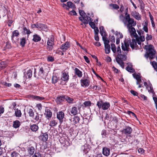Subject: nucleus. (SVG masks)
Instances as JSON below:
<instances>
[{
  "mask_svg": "<svg viewBox=\"0 0 157 157\" xmlns=\"http://www.w3.org/2000/svg\"><path fill=\"white\" fill-rule=\"evenodd\" d=\"M121 48L124 52H123L124 54H122L121 51L120 47L118 46L117 47V53L115 55L116 56V59L117 63L119 64L122 67H124V63L123 61H125L127 59L126 55L129 51V43L126 42L124 44L122 43Z\"/></svg>",
  "mask_w": 157,
  "mask_h": 157,
  "instance_id": "obj_1",
  "label": "nucleus"
},
{
  "mask_svg": "<svg viewBox=\"0 0 157 157\" xmlns=\"http://www.w3.org/2000/svg\"><path fill=\"white\" fill-rule=\"evenodd\" d=\"M153 45L150 44L148 46L145 45L144 48L148 50V52H147L145 55V56L147 58L149 57L151 59H153L155 57V55L156 51L154 49Z\"/></svg>",
  "mask_w": 157,
  "mask_h": 157,
  "instance_id": "obj_2",
  "label": "nucleus"
},
{
  "mask_svg": "<svg viewBox=\"0 0 157 157\" xmlns=\"http://www.w3.org/2000/svg\"><path fill=\"white\" fill-rule=\"evenodd\" d=\"M97 105L99 109L102 108V109L105 110L107 109L109 107L110 105L109 102H104L101 100L97 101Z\"/></svg>",
  "mask_w": 157,
  "mask_h": 157,
  "instance_id": "obj_3",
  "label": "nucleus"
},
{
  "mask_svg": "<svg viewBox=\"0 0 157 157\" xmlns=\"http://www.w3.org/2000/svg\"><path fill=\"white\" fill-rule=\"evenodd\" d=\"M54 39L52 37L50 38H48L47 43V49L49 51H51L53 49V46L54 45Z\"/></svg>",
  "mask_w": 157,
  "mask_h": 157,
  "instance_id": "obj_4",
  "label": "nucleus"
},
{
  "mask_svg": "<svg viewBox=\"0 0 157 157\" xmlns=\"http://www.w3.org/2000/svg\"><path fill=\"white\" fill-rule=\"evenodd\" d=\"M34 70V76L35 77H36V69L35 68H32V69H29L27 71L25 74V75L26 78L28 77V78H30L32 75L33 71Z\"/></svg>",
  "mask_w": 157,
  "mask_h": 157,
  "instance_id": "obj_5",
  "label": "nucleus"
},
{
  "mask_svg": "<svg viewBox=\"0 0 157 157\" xmlns=\"http://www.w3.org/2000/svg\"><path fill=\"white\" fill-rule=\"evenodd\" d=\"M126 42L129 43V46L130 44V47L132 49H134L137 46L136 40L134 39H132V41H131L130 40H128V41L126 42L125 41L124 43Z\"/></svg>",
  "mask_w": 157,
  "mask_h": 157,
  "instance_id": "obj_6",
  "label": "nucleus"
},
{
  "mask_svg": "<svg viewBox=\"0 0 157 157\" xmlns=\"http://www.w3.org/2000/svg\"><path fill=\"white\" fill-rule=\"evenodd\" d=\"M128 22V24L127 25V28L128 30H130V28L132 26H135L136 25V23L134 21V19H131L127 21Z\"/></svg>",
  "mask_w": 157,
  "mask_h": 157,
  "instance_id": "obj_7",
  "label": "nucleus"
},
{
  "mask_svg": "<svg viewBox=\"0 0 157 157\" xmlns=\"http://www.w3.org/2000/svg\"><path fill=\"white\" fill-rule=\"evenodd\" d=\"M45 117L49 120L52 117V113L51 110L49 109L46 108L45 109V112L44 113Z\"/></svg>",
  "mask_w": 157,
  "mask_h": 157,
  "instance_id": "obj_8",
  "label": "nucleus"
},
{
  "mask_svg": "<svg viewBox=\"0 0 157 157\" xmlns=\"http://www.w3.org/2000/svg\"><path fill=\"white\" fill-rule=\"evenodd\" d=\"M132 131V129L131 127L129 126H126L124 128L122 132L123 133L126 135L130 134Z\"/></svg>",
  "mask_w": 157,
  "mask_h": 157,
  "instance_id": "obj_9",
  "label": "nucleus"
},
{
  "mask_svg": "<svg viewBox=\"0 0 157 157\" xmlns=\"http://www.w3.org/2000/svg\"><path fill=\"white\" fill-rule=\"evenodd\" d=\"M57 118L59 120L60 122H62V120L64 117V113L62 111H59L57 113Z\"/></svg>",
  "mask_w": 157,
  "mask_h": 157,
  "instance_id": "obj_10",
  "label": "nucleus"
},
{
  "mask_svg": "<svg viewBox=\"0 0 157 157\" xmlns=\"http://www.w3.org/2000/svg\"><path fill=\"white\" fill-rule=\"evenodd\" d=\"M70 46L69 42H66L64 44H62L60 48L63 52H65L70 47Z\"/></svg>",
  "mask_w": 157,
  "mask_h": 157,
  "instance_id": "obj_11",
  "label": "nucleus"
},
{
  "mask_svg": "<svg viewBox=\"0 0 157 157\" xmlns=\"http://www.w3.org/2000/svg\"><path fill=\"white\" fill-rule=\"evenodd\" d=\"M69 79V76L68 73L64 72L63 73L61 80L67 82Z\"/></svg>",
  "mask_w": 157,
  "mask_h": 157,
  "instance_id": "obj_12",
  "label": "nucleus"
},
{
  "mask_svg": "<svg viewBox=\"0 0 157 157\" xmlns=\"http://www.w3.org/2000/svg\"><path fill=\"white\" fill-rule=\"evenodd\" d=\"M44 68L43 67H40L39 72H38V78L43 77L44 76Z\"/></svg>",
  "mask_w": 157,
  "mask_h": 157,
  "instance_id": "obj_13",
  "label": "nucleus"
},
{
  "mask_svg": "<svg viewBox=\"0 0 157 157\" xmlns=\"http://www.w3.org/2000/svg\"><path fill=\"white\" fill-rule=\"evenodd\" d=\"M132 15L136 20H139L141 19L140 15L139 13L136 12V11L132 12Z\"/></svg>",
  "mask_w": 157,
  "mask_h": 157,
  "instance_id": "obj_14",
  "label": "nucleus"
},
{
  "mask_svg": "<svg viewBox=\"0 0 157 157\" xmlns=\"http://www.w3.org/2000/svg\"><path fill=\"white\" fill-rule=\"evenodd\" d=\"M102 153L105 156H108L110 155V150L109 148L105 147L102 149Z\"/></svg>",
  "mask_w": 157,
  "mask_h": 157,
  "instance_id": "obj_15",
  "label": "nucleus"
},
{
  "mask_svg": "<svg viewBox=\"0 0 157 157\" xmlns=\"http://www.w3.org/2000/svg\"><path fill=\"white\" fill-rule=\"evenodd\" d=\"M64 96L65 95H63L58 97L56 100V102L58 104H60L63 102L65 100Z\"/></svg>",
  "mask_w": 157,
  "mask_h": 157,
  "instance_id": "obj_16",
  "label": "nucleus"
},
{
  "mask_svg": "<svg viewBox=\"0 0 157 157\" xmlns=\"http://www.w3.org/2000/svg\"><path fill=\"white\" fill-rule=\"evenodd\" d=\"M27 151L29 154L30 155H32L35 152V149L33 147L31 146L28 147Z\"/></svg>",
  "mask_w": 157,
  "mask_h": 157,
  "instance_id": "obj_17",
  "label": "nucleus"
},
{
  "mask_svg": "<svg viewBox=\"0 0 157 157\" xmlns=\"http://www.w3.org/2000/svg\"><path fill=\"white\" fill-rule=\"evenodd\" d=\"M38 29L39 30H45L47 29V26L43 24L38 23Z\"/></svg>",
  "mask_w": 157,
  "mask_h": 157,
  "instance_id": "obj_18",
  "label": "nucleus"
},
{
  "mask_svg": "<svg viewBox=\"0 0 157 157\" xmlns=\"http://www.w3.org/2000/svg\"><path fill=\"white\" fill-rule=\"evenodd\" d=\"M74 70L75 74L77 75L78 77L81 78L82 77V72L78 69L76 68Z\"/></svg>",
  "mask_w": 157,
  "mask_h": 157,
  "instance_id": "obj_19",
  "label": "nucleus"
},
{
  "mask_svg": "<svg viewBox=\"0 0 157 157\" xmlns=\"http://www.w3.org/2000/svg\"><path fill=\"white\" fill-rule=\"evenodd\" d=\"M99 29L100 30V33L101 34L102 36V37L106 36V32H105L104 30V27L102 26H101L99 28Z\"/></svg>",
  "mask_w": 157,
  "mask_h": 157,
  "instance_id": "obj_20",
  "label": "nucleus"
},
{
  "mask_svg": "<svg viewBox=\"0 0 157 157\" xmlns=\"http://www.w3.org/2000/svg\"><path fill=\"white\" fill-rule=\"evenodd\" d=\"M81 82L82 83V86H88L89 85L88 81L86 79H81Z\"/></svg>",
  "mask_w": 157,
  "mask_h": 157,
  "instance_id": "obj_21",
  "label": "nucleus"
},
{
  "mask_svg": "<svg viewBox=\"0 0 157 157\" xmlns=\"http://www.w3.org/2000/svg\"><path fill=\"white\" fill-rule=\"evenodd\" d=\"M20 125V122L18 120H16L13 122V127L15 128H17L19 127Z\"/></svg>",
  "mask_w": 157,
  "mask_h": 157,
  "instance_id": "obj_22",
  "label": "nucleus"
},
{
  "mask_svg": "<svg viewBox=\"0 0 157 157\" xmlns=\"http://www.w3.org/2000/svg\"><path fill=\"white\" fill-rule=\"evenodd\" d=\"M19 35V33L17 30H15L13 31L11 36V39L12 41L14 40V36H18Z\"/></svg>",
  "mask_w": 157,
  "mask_h": 157,
  "instance_id": "obj_23",
  "label": "nucleus"
},
{
  "mask_svg": "<svg viewBox=\"0 0 157 157\" xmlns=\"http://www.w3.org/2000/svg\"><path fill=\"white\" fill-rule=\"evenodd\" d=\"M65 100L69 104H71L73 103L74 99L71 98H70L68 96L65 95L64 96Z\"/></svg>",
  "mask_w": 157,
  "mask_h": 157,
  "instance_id": "obj_24",
  "label": "nucleus"
},
{
  "mask_svg": "<svg viewBox=\"0 0 157 157\" xmlns=\"http://www.w3.org/2000/svg\"><path fill=\"white\" fill-rule=\"evenodd\" d=\"M111 50L114 53V55L115 56L117 53V48H116L115 45L113 43L111 44Z\"/></svg>",
  "mask_w": 157,
  "mask_h": 157,
  "instance_id": "obj_25",
  "label": "nucleus"
},
{
  "mask_svg": "<svg viewBox=\"0 0 157 157\" xmlns=\"http://www.w3.org/2000/svg\"><path fill=\"white\" fill-rule=\"evenodd\" d=\"M38 126L36 124H33L31 125L30 126V129L33 132H36L37 131L38 129Z\"/></svg>",
  "mask_w": 157,
  "mask_h": 157,
  "instance_id": "obj_26",
  "label": "nucleus"
},
{
  "mask_svg": "<svg viewBox=\"0 0 157 157\" xmlns=\"http://www.w3.org/2000/svg\"><path fill=\"white\" fill-rule=\"evenodd\" d=\"M71 113L73 115H75L78 113L77 108L76 107H74L71 108Z\"/></svg>",
  "mask_w": 157,
  "mask_h": 157,
  "instance_id": "obj_27",
  "label": "nucleus"
},
{
  "mask_svg": "<svg viewBox=\"0 0 157 157\" xmlns=\"http://www.w3.org/2000/svg\"><path fill=\"white\" fill-rule=\"evenodd\" d=\"M40 137L43 141L45 142L48 139V134L47 133H45L43 135L41 136Z\"/></svg>",
  "mask_w": 157,
  "mask_h": 157,
  "instance_id": "obj_28",
  "label": "nucleus"
},
{
  "mask_svg": "<svg viewBox=\"0 0 157 157\" xmlns=\"http://www.w3.org/2000/svg\"><path fill=\"white\" fill-rule=\"evenodd\" d=\"M41 40V38L37 35L35 34L33 35V40L35 42L39 41Z\"/></svg>",
  "mask_w": 157,
  "mask_h": 157,
  "instance_id": "obj_29",
  "label": "nucleus"
},
{
  "mask_svg": "<svg viewBox=\"0 0 157 157\" xmlns=\"http://www.w3.org/2000/svg\"><path fill=\"white\" fill-rule=\"evenodd\" d=\"M15 114L16 117H21V110L18 109H16L15 111Z\"/></svg>",
  "mask_w": 157,
  "mask_h": 157,
  "instance_id": "obj_30",
  "label": "nucleus"
},
{
  "mask_svg": "<svg viewBox=\"0 0 157 157\" xmlns=\"http://www.w3.org/2000/svg\"><path fill=\"white\" fill-rule=\"evenodd\" d=\"M105 53L106 54H109L110 52V45H105Z\"/></svg>",
  "mask_w": 157,
  "mask_h": 157,
  "instance_id": "obj_31",
  "label": "nucleus"
},
{
  "mask_svg": "<svg viewBox=\"0 0 157 157\" xmlns=\"http://www.w3.org/2000/svg\"><path fill=\"white\" fill-rule=\"evenodd\" d=\"M67 4L68 7L72 8L73 10L75 8V5L71 2H67Z\"/></svg>",
  "mask_w": 157,
  "mask_h": 157,
  "instance_id": "obj_32",
  "label": "nucleus"
},
{
  "mask_svg": "<svg viewBox=\"0 0 157 157\" xmlns=\"http://www.w3.org/2000/svg\"><path fill=\"white\" fill-rule=\"evenodd\" d=\"M59 80L58 77H57L56 76H53L52 78V83L55 84Z\"/></svg>",
  "mask_w": 157,
  "mask_h": 157,
  "instance_id": "obj_33",
  "label": "nucleus"
},
{
  "mask_svg": "<svg viewBox=\"0 0 157 157\" xmlns=\"http://www.w3.org/2000/svg\"><path fill=\"white\" fill-rule=\"evenodd\" d=\"M102 40L104 41V45H109V40L107 39V38L106 36L102 37Z\"/></svg>",
  "mask_w": 157,
  "mask_h": 157,
  "instance_id": "obj_34",
  "label": "nucleus"
},
{
  "mask_svg": "<svg viewBox=\"0 0 157 157\" xmlns=\"http://www.w3.org/2000/svg\"><path fill=\"white\" fill-rule=\"evenodd\" d=\"M33 98L37 100H42L44 99V98L43 97H40L37 96H33Z\"/></svg>",
  "mask_w": 157,
  "mask_h": 157,
  "instance_id": "obj_35",
  "label": "nucleus"
},
{
  "mask_svg": "<svg viewBox=\"0 0 157 157\" xmlns=\"http://www.w3.org/2000/svg\"><path fill=\"white\" fill-rule=\"evenodd\" d=\"M25 38L24 37L21 39L20 44L22 47H24L25 46Z\"/></svg>",
  "mask_w": 157,
  "mask_h": 157,
  "instance_id": "obj_36",
  "label": "nucleus"
},
{
  "mask_svg": "<svg viewBox=\"0 0 157 157\" xmlns=\"http://www.w3.org/2000/svg\"><path fill=\"white\" fill-rule=\"evenodd\" d=\"M28 113L30 117H33L34 116V113L32 109H29L28 110Z\"/></svg>",
  "mask_w": 157,
  "mask_h": 157,
  "instance_id": "obj_37",
  "label": "nucleus"
},
{
  "mask_svg": "<svg viewBox=\"0 0 157 157\" xmlns=\"http://www.w3.org/2000/svg\"><path fill=\"white\" fill-rule=\"evenodd\" d=\"M11 157H20L19 154L16 151H14L11 154Z\"/></svg>",
  "mask_w": 157,
  "mask_h": 157,
  "instance_id": "obj_38",
  "label": "nucleus"
},
{
  "mask_svg": "<svg viewBox=\"0 0 157 157\" xmlns=\"http://www.w3.org/2000/svg\"><path fill=\"white\" fill-rule=\"evenodd\" d=\"M57 124V121L56 120L51 121L49 123V125L51 126H56Z\"/></svg>",
  "mask_w": 157,
  "mask_h": 157,
  "instance_id": "obj_39",
  "label": "nucleus"
},
{
  "mask_svg": "<svg viewBox=\"0 0 157 157\" xmlns=\"http://www.w3.org/2000/svg\"><path fill=\"white\" fill-rule=\"evenodd\" d=\"M83 105L85 107H89L91 105V103L90 101H85L83 103Z\"/></svg>",
  "mask_w": 157,
  "mask_h": 157,
  "instance_id": "obj_40",
  "label": "nucleus"
},
{
  "mask_svg": "<svg viewBox=\"0 0 157 157\" xmlns=\"http://www.w3.org/2000/svg\"><path fill=\"white\" fill-rule=\"evenodd\" d=\"M126 70L128 72H135V70L132 67L129 66H127L126 67Z\"/></svg>",
  "mask_w": 157,
  "mask_h": 157,
  "instance_id": "obj_41",
  "label": "nucleus"
},
{
  "mask_svg": "<svg viewBox=\"0 0 157 157\" xmlns=\"http://www.w3.org/2000/svg\"><path fill=\"white\" fill-rule=\"evenodd\" d=\"M133 77L136 79L137 80L140 79H141V77L140 76V75L138 74H137L136 73H134L132 75Z\"/></svg>",
  "mask_w": 157,
  "mask_h": 157,
  "instance_id": "obj_42",
  "label": "nucleus"
},
{
  "mask_svg": "<svg viewBox=\"0 0 157 157\" xmlns=\"http://www.w3.org/2000/svg\"><path fill=\"white\" fill-rule=\"evenodd\" d=\"M23 29L24 33L27 34L29 35L31 33L30 30L29 29H28L26 27H24Z\"/></svg>",
  "mask_w": 157,
  "mask_h": 157,
  "instance_id": "obj_43",
  "label": "nucleus"
},
{
  "mask_svg": "<svg viewBox=\"0 0 157 157\" xmlns=\"http://www.w3.org/2000/svg\"><path fill=\"white\" fill-rule=\"evenodd\" d=\"M47 60L49 62H52L54 60V57L49 56L47 57Z\"/></svg>",
  "mask_w": 157,
  "mask_h": 157,
  "instance_id": "obj_44",
  "label": "nucleus"
},
{
  "mask_svg": "<svg viewBox=\"0 0 157 157\" xmlns=\"http://www.w3.org/2000/svg\"><path fill=\"white\" fill-rule=\"evenodd\" d=\"M101 135L102 138L105 137L107 135L106 131L105 130H103L101 132Z\"/></svg>",
  "mask_w": 157,
  "mask_h": 157,
  "instance_id": "obj_45",
  "label": "nucleus"
},
{
  "mask_svg": "<svg viewBox=\"0 0 157 157\" xmlns=\"http://www.w3.org/2000/svg\"><path fill=\"white\" fill-rule=\"evenodd\" d=\"M152 65L155 70L157 68V63L155 61H153L151 64Z\"/></svg>",
  "mask_w": 157,
  "mask_h": 157,
  "instance_id": "obj_46",
  "label": "nucleus"
},
{
  "mask_svg": "<svg viewBox=\"0 0 157 157\" xmlns=\"http://www.w3.org/2000/svg\"><path fill=\"white\" fill-rule=\"evenodd\" d=\"M128 30L130 31L131 35L132 34H133V33H135L136 32L135 28L132 27H131V28H130V30Z\"/></svg>",
  "mask_w": 157,
  "mask_h": 157,
  "instance_id": "obj_47",
  "label": "nucleus"
},
{
  "mask_svg": "<svg viewBox=\"0 0 157 157\" xmlns=\"http://www.w3.org/2000/svg\"><path fill=\"white\" fill-rule=\"evenodd\" d=\"M34 119L36 121H40V120L39 117V114L37 113H36L35 115Z\"/></svg>",
  "mask_w": 157,
  "mask_h": 157,
  "instance_id": "obj_48",
  "label": "nucleus"
},
{
  "mask_svg": "<svg viewBox=\"0 0 157 157\" xmlns=\"http://www.w3.org/2000/svg\"><path fill=\"white\" fill-rule=\"evenodd\" d=\"M79 13L80 15L82 17H83L84 16H85L86 13H85L84 11L82 10H79Z\"/></svg>",
  "mask_w": 157,
  "mask_h": 157,
  "instance_id": "obj_49",
  "label": "nucleus"
},
{
  "mask_svg": "<svg viewBox=\"0 0 157 157\" xmlns=\"http://www.w3.org/2000/svg\"><path fill=\"white\" fill-rule=\"evenodd\" d=\"M89 24L92 29H94L96 28L95 24L94 22L91 21L89 22Z\"/></svg>",
  "mask_w": 157,
  "mask_h": 157,
  "instance_id": "obj_50",
  "label": "nucleus"
},
{
  "mask_svg": "<svg viewBox=\"0 0 157 157\" xmlns=\"http://www.w3.org/2000/svg\"><path fill=\"white\" fill-rule=\"evenodd\" d=\"M3 84L6 87H10L12 85L11 84L5 82H3Z\"/></svg>",
  "mask_w": 157,
  "mask_h": 157,
  "instance_id": "obj_51",
  "label": "nucleus"
},
{
  "mask_svg": "<svg viewBox=\"0 0 157 157\" xmlns=\"http://www.w3.org/2000/svg\"><path fill=\"white\" fill-rule=\"evenodd\" d=\"M125 15V19L127 21L131 19L130 17L129 14L127 12H126Z\"/></svg>",
  "mask_w": 157,
  "mask_h": 157,
  "instance_id": "obj_52",
  "label": "nucleus"
},
{
  "mask_svg": "<svg viewBox=\"0 0 157 157\" xmlns=\"http://www.w3.org/2000/svg\"><path fill=\"white\" fill-rule=\"evenodd\" d=\"M131 93L134 96H137L138 95V94L136 91L133 90H131L130 91Z\"/></svg>",
  "mask_w": 157,
  "mask_h": 157,
  "instance_id": "obj_53",
  "label": "nucleus"
},
{
  "mask_svg": "<svg viewBox=\"0 0 157 157\" xmlns=\"http://www.w3.org/2000/svg\"><path fill=\"white\" fill-rule=\"evenodd\" d=\"M110 5L112 6L113 8L114 9H119V6L118 5L116 4H111Z\"/></svg>",
  "mask_w": 157,
  "mask_h": 157,
  "instance_id": "obj_54",
  "label": "nucleus"
},
{
  "mask_svg": "<svg viewBox=\"0 0 157 157\" xmlns=\"http://www.w3.org/2000/svg\"><path fill=\"white\" fill-rule=\"evenodd\" d=\"M152 39V37L151 35H149L147 34L146 37V39L147 40H151Z\"/></svg>",
  "mask_w": 157,
  "mask_h": 157,
  "instance_id": "obj_55",
  "label": "nucleus"
},
{
  "mask_svg": "<svg viewBox=\"0 0 157 157\" xmlns=\"http://www.w3.org/2000/svg\"><path fill=\"white\" fill-rule=\"evenodd\" d=\"M84 19H87V20L90 21H91V18L89 17H88V16H87L86 14L85 16H84Z\"/></svg>",
  "mask_w": 157,
  "mask_h": 157,
  "instance_id": "obj_56",
  "label": "nucleus"
},
{
  "mask_svg": "<svg viewBox=\"0 0 157 157\" xmlns=\"http://www.w3.org/2000/svg\"><path fill=\"white\" fill-rule=\"evenodd\" d=\"M75 119V121L77 123H78L80 120V118L78 116H76L74 117Z\"/></svg>",
  "mask_w": 157,
  "mask_h": 157,
  "instance_id": "obj_57",
  "label": "nucleus"
},
{
  "mask_svg": "<svg viewBox=\"0 0 157 157\" xmlns=\"http://www.w3.org/2000/svg\"><path fill=\"white\" fill-rule=\"evenodd\" d=\"M138 39L141 42H143L145 40L144 36H140V37Z\"/></svg>",
  "mask_w": 157,
  "mask_h": 157,
  "instance_id": "obj_58",
  "label": "nucleus"
},
{
  "mask_svg": "<svg viewBox=\"0 0 157 157\" xmlns=\"http://www.w3.org/2000/svg\"><path fill=\"white\" fill-rule=\"evenodd\" d=\"M110 41L112 42V43L115 42V37H114V36H112L110 37Z\"/></svg>",
  "mask_w": 157,
  "mask_h": 157,
  "instance_id": "obj_59",
  "label": "nucleus"
},
{
  "mask_svg": "<svg viewBox=\"0 0 157 157\" xmlns=\"http://www.w3.org/2000/svg\"><path fill=\"white\" fill-rule=\"evenodd\" d=\"M128 113L129 115H130L131 114L132 116L135 117L136 118H137V117H136V114L132 112V111H128Z\"/></svg>",
  "mask_w": 157,
  "mask_h": 157,
  "instance_id": "obj_60",
  "label": "nucleus"
},
{
  "mask_svg": "<svg viewBox=\"0 0 157 157\" xmlns=\"http://www.w3.org/2000/svg\"><path fill=\"white\" fill-rule=\"evenodd\" d=\"M70 120L74 124H75L77 123L76 122H75V119L74 117H73V118H71V119H70Z\"/></svg>",
  "mask_w": 157,
  "mask_h": 157,
  "instance_id": "obj_61",
  "label": "nucleus"
},
{
  "mask_svg": "<svg viewBox=\"0 0 157 157\" xmlns=\"http://www.w3.org/2000/svg\"><path fill=\"white\" fill-rule=\"evenodd\" d=\"M33 157H41V154L39 153H35Z\"/></svg>",
  "mask_w": 157,
  "mask_h": 157,
  "instance_id": "obj_62",
  "label": "nucleus"
},
{
  "mask_svg": "<svg viewBox=\"0 0 157 157\" xmlns=\"http://www.w3.org/2000/svg\"><path fill=\"white\" fill-rule=\"evenodd\" d=\"M94 29L95 34H98L99 30L98 27H96Z\"/></svg>",
  "mask_w": 157,
  "mask_h": 157,
  "instance_id": "obj_63",
  "label": "nucleus"
},
{
  "mask_svg": "<svg viewBox=\"0 0 157 157\" xmlns=\"http://www.w3.org/2000/svg\"><path fill=\"white\" fill-rule=\"evenodd\" d=\"M138 152L141 154H143L144 152V150L142 148H140L138 150Z\"/></svg>",
  "mask_w": 157,
  "mask_h": 157,
  "instance_id": "obj_64",
  "label": "nucleus"
}]
</instances>
